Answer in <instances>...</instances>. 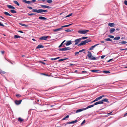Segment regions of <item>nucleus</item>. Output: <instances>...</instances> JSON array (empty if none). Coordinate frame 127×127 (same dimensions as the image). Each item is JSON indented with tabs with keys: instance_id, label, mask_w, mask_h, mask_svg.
Instances as JSON below:
<instances>
[{
	"instance_id": "2eb2a0df",
	"label": "nucleus",
	"mask_w": 127,
	"mask_h": 127,
	"mask_svg": "<svg viewBox=\"0 0 127 127\" xmlns=\"http://www.w3.org/2000/svg\"><path fill=\"white\" fill-rule=\"evenodd\" d=\"M104 96V95H102L101 96H100L97 98H96V99L97 101H98L100 99H101Z\"/></svg>"
},
{
	"instance_id": "ddd939ff",
	"label": "nucleus",
	"mask_w": 127,
	"mask_h": 127,
	"mask_svg": "<svg viewBox=\"0 0 127 127\" xmlns=\"http://www.w3.org/2000/svg\"><path fill=\"white\" fill-rule=\"evenodd\" d=\"M77 120H75L74 121H72L71 122H68L67 123V124H74L76 123L77 122Z\"/></svg>"
},
{
	"instance_id": "f8f14e48",
	"label": "nucleus",
	"mask_w": 127,
	"mask_h": 127,
	"mask_svg": "<svg viewBox=\"0 0 127 127\" xmlns=\"http://www.w3.org/2000/svg\"><path fill=\"white\" fill-rule=\"evenodd\" d=\"M85 110V108H83V109H78L76 111V113H78V112H80L81 111H82L83 110Z\"/></svg>"
},
{
	"instance_id": "a211bd4d",
	"label": "nucleus",
	"mask_w": 127,
	"mask_h": 127,
	"mask_svg": "<svg viewBox=\"0 0 127 127\" xmlns=\"http://www.w3.org/2000/svg\"><path fill=\"white\" fill-rule=\"evenodd\" d=\"M94 104L93 105H89V106H87L86 108H85V110L87 109H88L90 108L91 107H94Z\"/></svg>"
},
{
	"instance_id": "f257e3e1",
	"label": "nucleus",
	"mask_w": 127,
	"mask_h": 127,
	"mask_svg": "<svg viewBox=\"0 0 127 127\" xmlns=\"http://www.w3.org/2000/svg\"><path fill=\"white\" fill-rule=\"evenodd\" d=\"M32 11L33 12H35L43 14V12H47V10H43L42 9H39L38 10L36 9H33Z\"/></svg>"
},
{
	"instance_id": "79ce46f5",
	"label": "nucleus",
	"mask_w": 127,
	"mask_h": 127,
	"mask_svg": "<svg viewBox=\"0 0 127 127\" xmlns=\"http://www.w3.org/2000/svg\"><path fill=\"white\" fill-rule=\"evenodd\" d=\"M71 30H70L69 29H67V30H65V32H71Z\"/></svg>"
},
{
	"instance_id": "3c124183",
	"label": "nucleus",
	"mask_w": 127,
	"mask_h": 127,
	"mask_svg": "<svg viewBox=\"0 0 127 127\" xmlns=\"http://www.w3.org/2000/svg\"><path fill=\"white\" fill-rule=\"evenodd\" d=\"M27 7V8L31 9H32V7L31 6H28Z\"/></svg>"
},
{
	"instance_id": "423d86ee",
	"label": "nucleus",
	"mask_w": 127,
	"mask_h": 127,
	"mask_svg": "<svg viewBox=\"0 0 127 127\" xmlns=\"http://www.w3.org/2000/svg\"><path fill=\"white\" fill-rule=\"evenodd\" d=\"M48 38V36H43L42 37H40L39 38V39L40 40H46Z\"/></svg>"
},
{
	"instance_id": "1a4fd4ad",
	"label": "nucleus",
	"mask_w": 127,
	"mask_h": 127,
	"mask_svg": "<svg viewBox=\"0 0 127 127\" xmlns=\"http://www.w3.org/2000/svg\"><path fill=\"white\" fill-rule=\"evenodd\" d=\"M100 44H96L95 45H94L92 46L91 47L89 48V50H92L96 46H97Z\"/></svg>"
},
{
	"instance_id": "052dcab7",
	"label": "nucleus",
	"mask_w": 127,
	"mask_h": 127,
	"mask_svg": "<svg viewBox=\"0 0 127 127\" xmlns=\"http://www.w3.org/2000/svg\"><path fill=\"white\" fill-rule=\"evenodd\" d=\"M112 112H110V113H108V114H108V115H111V113H112Z\"/></svg>"
},
{
	"instance_id": "37998d69",
	"label": "nucleus",
	"mask_w": 127,
	"mask_h": 127,
	"mask_svg": "<svg viewBox=\"0 0 127 127\" xmlns=\"http://www.w3.org/2000/svg\"><path fill=\"white\" fill-rule=\"evenodd\" d=\"M16 96L18 97H21V95L19 94H17L16 95Z\"/></svg>"
},
{
	"instance_id": "9d476101",
	"label": "nucleus",
	"mask_w": 127,
	"mask_h": 127,
	"mask_svg": "<svg viewBox=\"0 0 127 127\" xmlns=\"http://www.w3.org/2000/svg\"><path fill=\"white\" fill-rule=\"evenodd\" d=\"M103 103V102L102 101H99L96 102L94 104V105H96L99 104H102Z\"/></svg>"
},
{
	"instance_id": "69168bd1",
	"label": "nucleus",
	"mask_w": 127,
	"mask_h": 127,
	"mask_svg": "<svg viewBox=\"0 0 127 127\" xmlns=\"http://www.w3.org/2000/svg\"><path fill=\"white\" fill-rule=\"evenodd\" d=\"M82 72L83 73H84V72L87 73V72L85 71H82Z\"/></svg>"
},
{
	"instance_id": "7ed1b4c3",
	"label": "nucleus",
	"mask_w": 127,
	"mask_h": 127,
	"mask_svg": "<svg viewBox=\"0 0 127 127\" xmlns=\"http://www.w3.org/2000/svg\"><path fill=\"white\" fill-rule=\"evenodd\" d=\"M89 31L88 30H79L78 31V32L81 34H84L86 33Z\"/></svg>"
},
{
	"instance_id": "f3484780",
	"label": "nucleus",
	"mask_w": 127,
	"mask_h": 127,
	"mask_svg": "<svg viewBox=\"0 0 127 127\" xmlns=\"http://www.w3.org/2000/svg\"><path fill=\"white\" fill-rule=\"evenodd\" d=\"M115 24L114 23H108V25L109 26H110L111 27H114Z\"/></svg>"
},
{
	"instance_id": "9b49d317",
	"label": "nucleus",
	"mask_w": 127,
	"mask_h": 127,
	"mask_svg": "<svg viewBox=\"0 0 127 127\" xmlns=\"http://www.w3.org/2000/svg\"><path fill=\"white\" fill-rule=\"evenodd\" d=\"M86 44L84 41H82L81 43L79 44L78 45V46H82Z\"/></svg>"
},
{
	"instance_id": "4c0bfd02",
	"label": "nucleus",
	"mask_w": 127,
	"mask_h": 127,
	"mask_svg": "<svg viewBox=\"0 0 127 127\" xmlns=\"http://www.w3.org/2000/svg\"><path fill=\"white\" fill-rule=\"evenodd\" d=\"M67 59V58L62 59L59 60V61H62L66 60Z\"/></svg>"
},
{
	"instance_id": "4be33fe9",
	"label": "nucleus",
	"mask_w": 127,
	"mask_h": 127,
	"mask_svg": "<svg viewBox=\"0 0 127 127\" xmlns=\"http://www.w3.org/2000/svg\"><path fill=\"white\" fill-rule=\"evenodd\" d=\"M85 43H86L91 41V40H90L89 39H87L84 40Z\"/></svg>"
},
{
	"instance_id": "c85d7f7f",
	"label": "nucleus",
	"mask_w": 127,
	"mask_h": 127,
	"mask_svg": "<svg viewBox=\"0 0 127 127\" xmlns=\"http://www.w3.org/2000/svg\"><path fill=\"white\" fill-rule=\"evenodd\" d=\"M4 13L5 15H7L9 16H12V15L9 14L8 12H4Z\"/></svg>"
},
{
	"instance_id": "58836bf2",
	"label": "nucleus",
	"mask_w": 127,
	"mask_h": 127,
	"mask_svg": "<svg viewBox=\"0 0 127 127\" xmlns=\"http://www.w3.org/2000/svg\"><path fill=\"white\" fill-rule=\"evenodd\" d=\"M108 36L110 38H113L114 37V36H113L112 35H109Z\"/></svg>"
},
{
	"instance_id": "603ef678",
	"label": "nucleus",
	"mask_w": 127,
	"mask_h": 127,
	"mask_svg": "<svg viewBox=\"0 0 127 127\" xmlns=\"http://www.w3.org/2000/svg\"><path fill=\"white\" fill-rule=\"evenodd\" d=\"M0 26H2L3 27H4V26L3 25L1 24V23L0 22Z\"/></svg>"
},
{
	"instance_id": "6ab92c4d",
	"label": "nucleus",
	"mask_w": 127,
	"mask_h": 127,
	"mask_svg": "<svg viewBox=\"0 0 127 127\" xmlns=\"http://www.w3.org/2000/svg\"><path fill=\"white\" fill-rule=\"evenodd\" d=\"M72 24H71L69 25H65L64 26H63L61 27V28H62V29L63 28L66 27H69V26L71 25H72Z\"/></svg>"
},
{
	"instance_id": "a18cd8bd",
	"label": "nucleus",
	"mask_w": 127,
	"mask_h": 127,
	"mask_svg": "<svg viewBox=\"0 0 127 127\" xmlns=\"http://www.w3.org/2000/svg\"><path fill=\"white\" fill-rule=\"evenodd\" d=\"M85 49H82L81 50H80L79 51V52H82L83 51H85Z\"/></svg>"
},
{
	"instance_id": "393cba45",
	"label": "nucleus",
	"mask_w": 127,
	"mask_h": 127,
	"mask_svg": "<svg viewBox=\"0 0 127 127\" xmlns=\"http://www.w3.org/2000/svg\"><path fill=\"white\" fill-rule=\"evenodd\" d=\"M5 73V71L2 70L0 71V73L2 75L4 74Z\"/></svg>"
},
{
	"instance_id": "8fccbe9b",
	"label": "nucleus",
	"mask_w": 127,
	"mask_h": 127,
	"mask_svg": "<svg viewBox=\"0 0 127 127\" xmlns=\"http://www.w3.org/2000/svg\"><path fill=\"white\" fill-rule=\"evenodd\" d=\"M79 52H79V51L76 52L75 53V55H76L77 54H78L79 53Z\"/></svg>"
},
{
	"instance_id": "c756f323",
	"label": "nucleus",
	"mask_w": 127,
	"mask_h": 127,
	"mask_svg": "<svg viewBox=\"0 0 127 127\" xmlns=\"http://www.w3.org/2000/svg\"><path fill=\"white\" fill-rule=\"evenodd\" d=\"M10 12L12 13H16V11L13 10H11L10 11Z\"/></svg>"
},
{
	"instance_id": "6e6552de",
	"label": "nucleus",
	"mask_w": 127,
	"mask_h": 127,
	"mask_svg": "<svg viewBox=\"0 0 127 127\" xmlns=\"http://www.w3.org/2000/svg\"><path fill=\"white\" fill-rule=\"evenodd\" d=\"M22 101V100H15V102L16 105H18L20 104L21 103Z\"/></svg>"
},
{
	"instance_id": "774afa93",
	"label": "nucleus",
	"mask_w": 127,
	"mask_h": 127,
	"mask_svg": "<svg viewBox=\"0 0 127 127\" xmlns=\"http://www.w3.org/2000/svg\"><path fill=\"white\" fill-rule=\"evenodd\" d=\"M62 45L61 44L59 46V47H61L62 46Z\"/></svg>"
},
{
	"instance_id": "f03ea898",
	"label": "nucleus",
	"mask_w": 127,
	"mask_h": 127,
	"mask_svg": "<svg viewBox=\"0 0 127 127\" xmlns=\"http://www.w3.org/2000/svg\"><path fill=\"white\" fill-rule=\"evenodd\" d=\"M88 53L87 56L91 60H96V58L93 57H93H92V55L91 52L89 51H88Z\"/></svg>"
},
{
	"instance_id": "49530a36",
	"label": "nucleus",
	"mask_w": 127,
	"mask_h": 127,
	"mask_svg": "<svg viewBox=\"0 0 127 127\" xmlns=\"http://www.w3.org/2000/svg\"><path fill=\"white\" fill-rule=\"evenodd\" d=\"M99 70H91V71L92 72H96L97 71H99Z\"/></svg>"
},
{
	"instance_id": "aec40b11",
	"label": "nucleus",
	"mask_w": 127,
	"mask_h": 127,
	"mask_svg": "<svg viewBox=\"0 0 127 127\" xmlns=\"http://www.w3.org/2000/svg\"><path fill=\"white\" fill-rule=\"evenodd\" d=\"M62 29V28H61H61H60L54 30L53 31L54 32L58 31H59L60 30H61Z\"/></svg>"
},
{
	"instance_id": "c03bdc74",
	"label": "nucleus",
	"mask_w": 127,
	"mask_h": 127,
	"mask_svg": "<svg viewBox=\"0 0 127 127\" xmlns=\"http://www.w3.org/2000/svg\"><path fill=\"white\" fill-rule=\"evenodd\" d=\"M35 13H31V14L28 13V15L30 16H31L32 15H35Z\"/></svg>"
},
{
	"instance_id": "72a5a7b5",
	"label": "nucleus",
	"mask_w": 127,
	"mask_h": 127,
	"mask_svg": "<svg viewBox=\"0 0 127 127\" xmlns=\"http://www.w3.org/2000/svg\"><path fill=\"white\" fill-rule=\"evenodd\" d=\"M41 6L43 8H48V6L43 5H41Z\"/></svg>"
},
{
	"instance_id": "6e6d98bb",
	"label": "nucleus",
	"mask_w": 127,
	"mask_h": 127,
	"mask_svg": "<svg viewBox=\"0 0 127 127\" xmlns=\"http://www.w3.org/2000/svg\"><path fill=\"white\" fill-rule=\"evenodd\" d=\"M41 74H42V75H44L48 76V74H46L42 73Z\"/></svg>"
},
{
	"instance_id": "680f3d73",
	"label": "nucleus",
	"mask_w": 127,
	"mask_h": 127,
	"mask_svg": "<svg viewBox=\"0 0 127 127\" xmlns=\"http://www.w3.org/2000/svg\"><path fill=\"white\" fill-rule=\"evenodd\" d=\"M105 57V56H104V55H103L101 57V59H103L104 58V57Z\"/></svg>"
},
{
	"instance_id": "5701e85b",
	"label": "nucleus",
	"mask_w": 127,
	"mask_h": 127,
	"mask_svg": "<svg viewBox=\"0 0 127 127\" xmlns=\"http://www.w3.org/2000/svg\"><path fill=\"white\" fill-rule=\"evenodd\" d=\"M101 101H102L103 102H109V101L108 100V99H107L106 98H105L104 99H102Z\"/></svg>"
},
{
	"instance_id": "ea45409f",
	"label": "nucleus",
	"mask_w": 127,
	"mask_h": 127,
	"mask_svg": "<svg viewBox=\"0 0 127 127\" xmlns=\"http://www.w3.org/2000/svg\"><path fill=\"white\" fill-rule=\"evenodd\" d=\"M32 3V2L31 1H27L26 3L28 4Z\"/></svg>"
},
{
	"instance_id": "13d9d810",
	"label": "nucleus",
	"mask_w": 127,
	"mask_h": 127,
	"mask_svg": "<svg viewBox=\"0 0 127 127\" xmlns=\"http://www.w3.org/2000/svg\"><path fill=\"white\" fill-rule=\"evenodd\" d=\"M50 59L52 60H56V58H51Z\"/></svg>"
},
{
	"instance_id": "e2e57ef3",
	"label": "nucleus",
	"mask_w": 127,
	"mask_h": 127,
	"mask_svg": "<svg viewBox=\"0 0 127 127\" xmlns=\"http://www.w3.org/2000/svg\"><path fill=\"white\" fill-rule=\"evenodd\" d=\"M23 1L24 2H25L26 3L27 1L26 0H23Z\"/></svg>"
},
{
	"instance_id": "2f4dec72",
	"label": "nucleus",
	"mask_w": 127,
	"mask_h": 127,
	"mask_svg": "<svg viewBox=\"0 0 127 127\" xmlns=\"http://www.w3.org/2000/svg\"><path fill=\"white\" fill-rule=\"evenodd\" d=\"M103 72L104 73L106 74L109 73H110V72L108 71H103Z\"/></svg>"
},
{
	"instance_id": "dca6fc26",
	"label": "nucleus",
	"mask_w": 127,
	"mask_h": 127,
	"mask_svg": "<svg viewBox=\"0 0 127 127\" xmlns=\"http://www.w3.org/2000/svg\"><path fill=\"white\" fill-rule=\"evenodd\" d=\"M44 47V46L41 45H38L36 47V48L37 49H39L40 48H43Z\"/></svg>"
},
{
	"instance_id": "4468645a",
	"label": "nucleus",
	"mask_w": 127,
	"mask_h": 127,
	"mask_svg": "<svg viewBox=\"0 0 127 127\" xmlns=\"http://www.w3.org/2000/svg\"><path fill=\"white\" fill-rule=\"evenodd\" d=\"M7 6L8 8L10 9H15V7H14L13 6L11 5H7Z\"/></svg>"
},
{
	"instance_id": "bf43d9fd",
	"label": "nucleus",
	"mask_w": 127,
	"mask_h": 127,
	"mask_svg": "<svg viewBox=\"0 0 127 127\" xmlns=\"http://www.w3.org/2000/svg\"><path fill=\"white\" fill-rule=\"evenodd\" d=\"M18 32H20V33H24V32L23 31H18Z\"/></svg>"
},
{
	"instance_id": "7c9ffc66",
	"label": "nucleus",
	"mask_w": 127,
	"mask_h": 127,
	"mask_svg": "<svg viewBox=\"0 0 127 127\" xmlns=\"http://www.w3.org/2000/svg\"><path fill=\"white\" fill-rule=\"evenodd\" d=\"M13 2L15 4L17 5L18 6L19 5H20L18 3V2H17V1H15V0H14V1H13Z\"/></svg>"
},
{
	"instance_id": "20e7f679",
	"label": "nucleus",
	"mask_w": 127,
	"mask_h": 127,
	"mask_svg": "<svg viewBox=\"0 0 127 127\" xmlns=\"http://www.w3.org/2000/svg\"><path fill=\"white\" fill-rule=\"evenodd\" d=\"M71 48L69 47H65L63 48L59 49L60 51H65L66 50H70Z\"/></svg>"
},
{
	"instance_id": "39448f33",
	"label": "nucleus",
	"mask_w": 127,
	"mask_h": 127,
	"mask_svg": "<svg viewBox=\"0 0 127 127\" xmlns=\"http://www.w3.org/2000/svg\"><path fill=\"white\" fill-rule=\"evenodd\" d=\"M81 38H79L75 40L74 42H75V43L74 44V45H76L78 44L81 41Z\"/></svg>"
},
{
	"instance_id": "338daca9",
	"label": "nucleus",
	"mask_w": 127,
	"mask_h": 127,
	"mask_svg": "<svg viewBox=\"0 0 127 127\" xmlns=\"http://www.w3.org/2000/svg\"><path fill=\"white\" fill-rule=\"evenodd\" d=\"M49 106H50V107H53V106H54V105H49Z\"/></svg>"
},
{
	"instance_id": "412c9836",
	"label": "nucleus",
	"mask_w": 127,
	"mask_h": 127,
	"mask_svg": "<svg viewBox=\"0 0 127 127\" xmlns=\"http://www.w3.org/2000/svg\"><path fill=\"white\" fill-rule=\"evenodd\" d=\"M127 43V42L124 41H122L121 42H119V43H121V44H125Z\"/></svg>"
},
{
	"instance_id": "b1692460",
	"label": "nucleus",
	"mask_w": 127,
	"mask_h": 127,
	"mask_svg": "<svg viewBox=\"0 0 127 127\" xmlns=\"http://www.w3.org/2000/svg\"><path fill=\"white\" fill-rule=\"evenodd\" d=\"M39 19L40 20H45L46 18L40 16L39 17Z\"/></svg>"
},
{
	"instance_id": "4d7b16f0",
	"label": "nucleus",
	"mask_w": 127,
	"mask_h": 127,
	"mask_svg": "<svg viewBox=\"0 0 127 127\" xmlns=\"http://www.w3.org/2000/svg\"><path fill=\"white\" fill-rule=\"evenodd\" d=\"M69 115H67V116H66L65 117V119H66V118H69Z\"/></svg>"
},
{
	"instance_id": "f704fd0d",
	"label": "nucleus",
	"mask_w": 127,
	"mask_h": 127,
	"mask_svg": "<svg viewBox=\"0 0 127 127\" xmlns=\"http://www.w3.org/2000/svg\"><path fill=\"white\" fill-rule=\"evenodd\" d=\"M19 24L22 26H24V27H27L28 26L27 25H26L25 24H24L20 23Z\"/></svg>"
},
{
	"instance_id": "473e14b6",
	"label": "nucleus",
	"mask_w": 127,
	"mask_h": 127,
	"mask_svg": "<svg viewBox=\"0 0 127 127\" xmlns=\"http://www.w3.org/2000/svg\"><path fill=\"white\" fill-rule=\"evenodd\" d=\"M21 37L20 36H18L16 35H15L14 36V38H19Z\"/></svg>"
},
{
	"instance_id": "c9c22d12",
	"label": "nucleus",
	"mask_w": 127,
	"mask_h": 127,
	"mask_svg": "<svg viewBox=\"0 0 127 127\" xmlns=\"http://www.w3.org/2000/svg\"><path fill=\"white\" fill-rule=\"evenodd\" d=\"M106 41H111L112 39L110 38H106L105 40Z\"/></svg>"
},
{
	"instance_id": "bb28decb",
	"label": "nucleus",
	"mask_w": 127,
	"mask_h": 127,
	"mask_svg": "<svg viewBox=\"0 0 127 127\" xmlns=\"http://www.w3.org/2000/svg\"><path fill=\"white\" fill-rule=\"evenodd\" d=\"M18 120L20 122H22L24 121V119H22L20 117H19L18 118Z\"/></svg>"
},
{
	"instance_id": "a878e982",
	"label": "nucleus",
	"mask_w": 127,
	"mask_h": 127,
	"mask_svg": "<svg viewBox=\"0 0 127 127\" xmlns=\"http://www.w3.org/2000/svg\"><path fill=\"white\" fill-rule=\"evenodd\" d=\"M120 38V36H118L117 37H116L114 38V40H119Z\"/></svg>"
},
{
	"instance_id": "09e8293b",
	"label": "nucleus",
	"mask_w": 127,
	"mask_h": 127,
	"mask_svg": "<svg viewBox=\"0 0 127 127\" xmlns=\"http://www.w3.org/2000/svg\"><path fill=\"white\" fill-rule=\"evenodd\" d=\"M85 123V120H84L82 122V123H81V125H82L84 123Z\"/></svg>"
},
{
	"instance_id": "cd10ccee",
	"label": "nucleus",
	"mask_w": 127,
	"mask_h": 127,
	"mask_svg": "<svg viewBox=\"0 0 127 127\" xmlns=\"http://www.w3.org/2000/svg\"><path fill=\"white\" fill-rule=\"evenodd\" d=\"M110 32L111 33H113L114 32L115 30V29L114 28H112L110 30Z\"/></svg>"
},
{
	"instance_id": "0e129e2a",
	"label": "nucleus",
	"mask_w": 127,
	"mask_h": 127,
	"mask_svg": "<svg viewBox=\"0 0 127 127\" xmlns=\"http://www.w3.org/2000/svg\"><path fill=\"white\" fill-rule=\"evenodd\" d=\"M67 124V123H64L63 124V125H64L65 126Z\"/></svg>"
},
{
	"instance_id": "864d4df0",
	"label": "nucleus",
	"mask_w": 127,
	"mask_h": 127,
	"mask_svg": "<svg viewBox=\"0 0 127 127\" xmlns=\"http://www.w3.org/2000/svg\"><path fill=\"white\" fill-rule=\"evenodd\" d=\"M4 52H5L4 51H1V53L2 54H4Z\"/></svg>"
},
{
	"instance_id": "0eeeda50",
	"label": "nucleus",
	"mask_w": 127,
	"mask_h": 127,
	"mask_svg": "<svg viewBox=\"0 0 127 127\" xmlns=\"http://www.w3.org/2000/svg\"><path fill=\"white\" fill-rule=\"evenodd\" d=\"M72 43V41L71 40L67 41L64 44L67 46L69 45Z\"/></svg>"
},
{
	"instance_id": "de8ad7c7",
	"label": "nucleus",
	"mask_w": 127,
	"mask_h": 127,
	"mask_svg": "<svg viewBox=\"0 0 127 127\" xmlns=\"http://www.w3.org/2000/svg\"><path fill=\"white\" fill-rule=\"evenodd\" d=\"M53 1L51 0H48V3H51Z\"/></svg>"
},
{
	"instance_id": "a19ab883",
	"label": "nucleus",
	"mask_w": 127,
	"mask_h": 127,
	"mask_svg": "<svg viewBox=\"0 0 127 127\" xmlns=\"http://www.w3.org/2000/svg\"><path fill=\"white\" fill-rule=\"evenodd\" d=\"M72 13H71V14H69V15H67V16H65V17L66 18L67 17L71 16H72Z\"/></svg>"
},
{
	"instance_id": "e433bc0d",
	"label": "nucleus",
	"mask_w": 127,
	"mask_h": 127,
	"mask_svg": "<svg viewBox=\"0 0 127 127\" xmlns=\"http://www.w3.org/2000/svg\"><path fill=\"white\" fill-rule=\"evenodd\" d=\"M88 38V37H87L83 36V37H82V38H81V40H82V39H87Z\"/></svg>"
},
{
	"instance_id": "5fc2aeb1",
	"label": "nucleus",
	"mask_w": 127,
	"mask_h": 127,
	"mask_svg": "<svg viewBox=\"0 0 127 127\" xmlns=\"http://www.w3.org/2000/svg\"><path fill=\"white\" fill-rule=\"evenodd\" d=\"M124 3L125 5H127V1L125 0L124 1Z\"/></svg>"
}]
</instances>
